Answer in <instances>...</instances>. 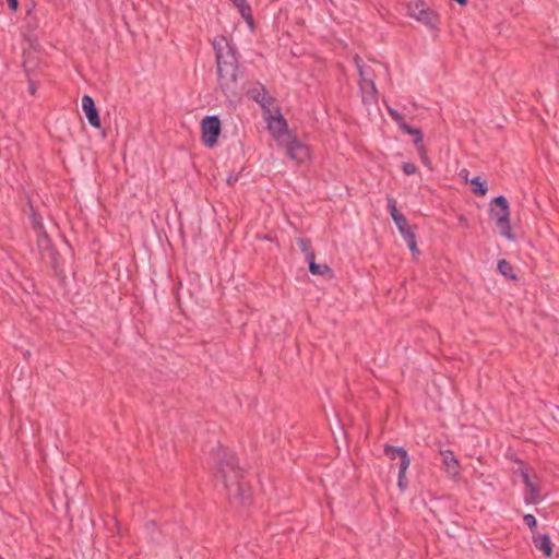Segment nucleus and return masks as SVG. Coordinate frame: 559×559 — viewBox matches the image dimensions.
<instances>
[{"mask_svg":"<svg viewBox=\"0 0 559 559\" xmlns=\"http://www.w3.org/2000/svg\"><path fill=\"white\" fill-rule=\"evenodd\" d=\"M31 223L37 235L41 234V231H46L41 222V216L39 214L33 212L31 215Z\"/></svg>","mask_w":559,"mask_h":559,"instance_id":"26","label":"nucleus"},{"mask_svg":"<svg viewBox=\"0 0 559 559\" xmlns=\"http://www.w3.org/2000/svg\"><path fill=\"white\" fill-rule=\"evenodd\" d=\"M155 525H156L155 521H150V522L146 523V528H148L150 526L155 527Z\"/></svg>","mask_w":559,"mask_h":559,"instance_id":"38","label":"nucleus"},{"mask_svg":"<svg viewBox=\"0 0 559 559\" xmlns=\"http://www.w3.org/2000/svg\"><path fill=\"white\" fill-rule=\"evenodd\" d=\"M416 147V151L423 162V164L429 168V169H432V162L431 159L428 157V154H427V148L425 147V145L423 143L418 144V146H415Z\"/></svg>","mask_w":559,"mask_h":559,"instance_id":"25","label":"nucleus"},{"mask_svg":"<svg viewBox=\"0 0 559 559\" xmlns=\"http://www.w3.org/2000/svg\"><path fill=\"white\" fill-rule=\"evenodd\" d=\"M390 117L394 120L397 127L401 129V124L406 123L404 117L394 108L388 107Z\"/></svg>","mask_w":559,"mask_h":559,"instance_id":"30","label":"nucleus"},{"mask_svg":"<svg viewBox=\"0 0 559 559\" xmlns=\"http://www.w3.org/2000/svg\"><path fill=\"white\" fill-rule=\"evenodd\" d=\"M522 477L523 484L528 490V496H525V503L536 504L539 502L540 489L538 485L534 484L532 480V476L530 475L526 467H521L518 471Z\"/></svg>","mask_w":559,"mask_h":559,"instance_id":"11","label":"nucleus"},{"mask_svg":"<svg viewBox=\"0 0 559 559\" xmlns=\"http://www.w3.org/2000/svg\"><path fill=\"white\" fill-rule=\"evenodd\" d=\"M440 454L445 473L451 479H456L461 474V466L454 452L451 450H441Z\"/></svg>","mask_w":559,"mask_h":559,"instance_id":"13","label":"nucleus"},{"mask_svg":"<svg viewBox=\"0 0 559 559\" xmlns=\"http://www.w3.org/2000/svg\"><path fill=\"white\" fill-rule=\"evenodd\" d=\"M460 176L462 178H464V180L467 182L468 179H467V176H468V170L467 169H462L461 173H460Z\"/></svg>","mask_w":559,"mask_h":559,"instance_id":"37","label":"nucleus"},{"mask_svg":"<svg viewBox=\"0 0 559 559\" xmlns=\"http://www.w3.org/2000/svg\"><path fill=\"white\" fill-rule=\"evenodd\" d=\"M309 272L313 275H329L330 277H333V270L325 263L319 264L316 262H312L309 267Z\"/></svg>","mask_w":559,"mask_h":559,"instance_id":"23","label":"nucleus"},{"mask_svg":"<svg viewBox=\"0 0 559 559\" xmlns=\"http://www.w3.org/2000/svg\"><path fill=\"white\" fill-rule=\"evenodd\" d=\"M213 49L216 59V71H218V62L222 70L241 69L239 64V53L234 43L227 40L225 36L221 37V41H213Z\"/></svg>","mask_w":559,"mask_h":559,"instance_id":"4","label":"nucleus"},{"mask_svg":"<svg viewBox=\"0 0 559 559\" xmlns=\"http://www.w3.org/2000/svg\"><path fill=\"white\" fill-rule=\"evenodd\" d=\"M201 141L207 148H213L218 143L222 132V121L218 116H205L200 122Z\"/></svg>","mask_w":559,"mask_h":559,"instance_id":"6","label":"nucleus"},{"mask_svg":"<svg viewBox=\"0 0 559 559\" xmlns=\"http://www.w3.org/2000/svg\"><path fill=\"white\" fill-rule=\"evenodd\" d=\"M238 181V175H229L226 179L228 186H234Z\"/></svg>","mask_w":559,"mask_h":559,"instance_id":"36","label":"nucleus"},{"mask_svg":"<svg viewBox=\"0 0 559 559\" xmlns=\"http://www.w3.org/2000/svg\"><path fill=\"white\" fill-rule=\"evenodd\" d=\"M407 450L403 447H395L391 444H385L383 449L384 455L391 460L394 461L401 456L400 452H406Z\"/></svg>","mask_w":559,"mask_h":559,"instance_id":"24","label":"nucleus"},{"mask_svg":"<svg viewBox=\"0 0 559 559\" xmlns=\"http://www.w3.org/2000/svg\"><path fill=\"white\" fill-rule=\"evenodd\" d=\"M297 245L300 251L304 253V255L313 251L310 238H297Z\"/></svg>","mask_w":559,"mask_h":559,"instance_id":"28","label":"nucleus"},{"mask_svg":"<svg viewBox=\"0 0 559 559\" xmlns=\"http://www.w3.org/2000/svg\"><path fill=\"white\" fill-rule=\"evenodd\" d=\"M523 521L528 526V528L532 531V533H535V530L537 528L536 518L533 514L527 513V514L523 515Z\"/></svg>","mask_w":559,"mask_h":559,"instance_id":"31","label":"nucleus"},{"mask_svg":"<svg viewBox=\"0 0 559 559\" xmlns=\"http://www.w3.org/2000/svg\"><path fill=\"white\" fill-rule=\"evenodd\" d=\"M401 456L399 457V474H397V487L400 491L404 492L408 488V481L406 478L407 468L411 465V456L408 451L400 452Z\"/></svg>","mask_w":559,"mask_h":559,"instance_id":"15","label":"nucleus"},{"mask_svg":"<svg viewBox=\"0 0 559 559\" xmlns=\"http://www.w3.org/2000/svg\"><path fill=\"white\" fill-rule=\"evenodd\" d=\"M497 270L501 275H503L508 280H511L513 282L520 281V277L514 272L513 265L507 259L498 260Z\"/></svg>","mask_w":559,"mask_h":559,"instance_id":"18","label":"nucleus"},{"mask_svg":"<svg viewBox=\"0 0 559 559\" xmlns=\"http://www.w3.org/2000/svg\"><path fill=\"white\" fill-rule=\"evenodd\" d=\"M489 216L492 221H495L503 237H506L508 240L515 239L510 223V206L504 195L495 197L490 201Z\"/></svg>","mask_w":559,"mask_h":559,"instance_id":"3","label":"nucleus"},{"mask_svg":"<svg viewBox=\"0 0 559 559\" xmlns=\"http://www.w3.org/2000/svg\"><path fill=\"white\" fill-rule=\"evenodd\" d=\"M534 546L543 552L545 557H550L554 552L550 536L547 533H533Z\"/></svg>","mask_w":559,"mask_h":559,"instance_id":"16","label":"nucleus"},{"mask_svg":"<svg viewBox=\"0 0 559 559\" xmlns=\"http://www.w3.org/2000/svg\"><path fill=\"white\" fill-rule=\"evenodd\" d=\"M471 190L477 197H484L488 192V183L487 180L481 178L480 176H476L469 180Z\"/></svg>","mask_w":559,"mask_h":559,"instance_id":"19","label":"nucleus"},{"mask_svg":"<svg viewBox=\"0 0 559 559\" xmlns=\"http://www.w3.org/2000/svg\"><path fill=\"white\" fill-rule=\"evenodd\" d=\"M265 115L267 130L275 139H280L283 134H289L288 123L280 108L276 109L275 115H272L271 112Z\"/></svg>","mask_w":559,"mask_h":559,"instance_id":"8","label":"nucleus"},{"mask_svg":"<svg viewBox=\"0 0 559 559\" xmlns=\"http://www.w3.org/2000/svg\"><path fill=\"white\" fill-rule=\"evenodd\" d=\"M239 11H243V9L248 8L250 4L247 0H229Z\"/></svg>","mask_w":559,"mask_h":559,"instance_id":"33","label":"nucleus"},{"mask_svg":"<svg viewBox=\"0 0 559 559\" xmlns=\"http://www.w3.org/2000/svg\"><path fill=\"white\" fill-rule=\"evenodd\" d=\"M247 94L252 100L260 105L264 114H270V108L276 102V98L271 96L266 87L262 84H260V87L249 90Z\"/></svg>","mask_w":559,"mask_h":559,"instance_id":"9","label":"nucleus"},{"mask_svg":"<svg viewBox=\"0 0 559 559\" xmlns=\"http://www.w3.org/2000/svg\"><path fill=\"white\" fill-rule=\"evenodd\" d=\"M305 259L308 262V266L310 267V264L312 262H316V252H314V250L309 252V253H307V254H305Z\"/></svg>","mask_w":559,"mask_h":559,"instance_id":"35","label":"nucleus"},{"mask_svg":"<svg viewBox=\"0 0 559 559\" xmlns=\"http://www.w3.org/2000/svg\"><path fill=\"white\" fill-rule=\"evenodd\" d=\"M211 462L215 475L224 483L228 499L231 504L249 506L251 503V487L246 480L245 471L239 466L236 454L218 445L211 451Z\"/></svg>","mask_w":559,"mask_h":559,"instance_id":"1","label":"nucleus"},{"mask_svg":"<svg viewBox=\"0 0 559 559\" xmlns=\"http://www.w3.org/2000/svg\"><path fill=\"white\" fill-rule=\"evenodd\" d=\"M407 14L426 25L430 31L439 29V14L426 5L425 0H409L406 4Z\"/></svg>","mask_w":559,"mask_h":559,"instance_id":"5","label":"nucleus"},{"mask_svg":"<svg viewBox=\"0 0 559 559\" xmlns=\"http://www.w3.org/2000/svg\"><path fill=\"white\" fill-rule=\"evenodd\" d=\"M36 26H37L36 24H34V23H29V22H28V27H29V28H36Z\"/></svg>","mask_w":559,"mask_h":559,"instance_id":"41","label":"nucleus"},{"mask_svg":"<svg viewBox=\"0 0 559 559\" xmlns=\"http://www.w3.org/2000/svg\"><path fill=\"white\" fill-rule=\"evenodd\" d=\"M386 209L400 233L412 226L408 224V221L405 217V215L400 213V211L397 210L396 200L393 197H386Z\"/></svg>","mask_w":559,"mask_h":559,"instance_id":"14","label":"nucleus"},{"mask_svg":"<svg viewBox=\"0 0 559 559\" xmlns=\"http://www.w3.org/2000/svg\"><path fill=\"white\" fill-rule=\"evenodd\" d=\"M402 169L404 171L405 175H415L418 173V168L415 164L413 163H408V162H404L402 164Z\"/></svg>","mask_w":559,"mask_h":559,"instance_id":"32","label":"nucleus"},{"mask_svg":"<svg viewBox=\"0 0 559 559\" xmlns=\"http://www.w3.org/2000/svg\"><path fill=\"white\" fill-rule=\"evenodd\" d=\"M239 14L246 21L249 28L251 31H253L255 24H254V19L252 15L251 7L249 5L248 8L243 9V11H239Z\"/></svg>","mask_w":559,"mask_h":559,"instance_id":"27","label":"nucleus"},{"mask_svg":"<svg viewBox=\"0 0 559 559\" xmlns=\"http://www.w3.org/2000/svg\"><path fill=\"white\" fill-rule=\"evenodd\" d=\"M82 109L91 127L100 129L102 121L98 109L92 96L84 94L82 97Z\"/></svg>","mask_w":559,"mask_h":559,"instance_id":"10","label":"nucleus"},{"mask_svg":"<svg viewBox=\"0 0 559 559\" xmlns=\"http://www.w3.org/2000/svg\"><path fill=\"white\" fill-rule=\"evenodd\" d=\"M285 151L286 155L298 164L305 163L310 157L309 146L296 136H292L285 143Z\"/></svg>","mask_w":559,"mask_h":559,"instance_id":"7","label":"nucleus"},{"mask_svg":"<svg viewBox=\"0 0 559 559\" xmlns=\"http://www.w3.org/2000/svg\"><path fill=\"white\" fill-rule=\"evenodd\" d=\"M24 72H25V76H26V80H27V83H28V93L31 95H35L36 94V91H37V83L32 79V71L31 69L24 67Z\"/></svg>","mask_w":559,"mask_h":559,"instance_id":"29","label":"nucleus"},{"mask_svg":"<svg viewBox=\"0 0 559 559\" xmlns=\"http://www.w3.org/2000/svg\"><path fill=\"white\" fill-rule=\"evenodd\" d=\"M7 1V4H8V8L12 11V12H16L17 9H19V0H5Z\"/></svg>","mask_w":559,"mask_h":559,"instance_id":"34","label":"nucleus"},{"mask_svg":"<svg viewBox=\"0 0 559 559\" xmlns=\"http://www.w3.org/2000/svg\"><path fill=\"white\" fill-rule=\"evenodd\" d=\"M358 72H359V75L361 78V81H360V88L364 93V96H362V102L365 104H371V103H377L378 100V91H377V86H376V83L372 79H367L365 76V72H364V69L362 67H358Z\"/></svg>","mask_w":559,"mask_h":559,"instance_id":"12","label":"nucleus"},{"mask_svg":"<svg viewBox=\"0 0 559 559\" xmlns=\"http://www.w3.org/2000/svg\"><path fill=\"white\" fill-rule=\"evenodd\" d=\"M401 130L404 133L412 135L414 138L413 143L415 146H418V144L423 143L424 134H423L421 129L415 128L406 122V123L401 124Z\"/></svg>","mask_w":559,"mask_h":559,"instance_id":"22","label":"nucleus"},{"mask_svg":"<svg viewBox=\"0 0 559 559\" xmlns=\"http://www.w3.org/2000/svg\"><path fill=\"white\" fill-rule=\"evenodd\" d=\"M416 229H417V225H412L411 227L401 231V235L404 238V240L406 241V245L414 258H416L417 255L420 254V251L417 246V240H416V233H415Z\"/></svg>","mask_w":559,"mask_h":559,"instance_id":"17","label":"nucleus"},{"mask_svg":"<svg viewBox=\"0 0 559 559\" xmlns=\"http://www.w3.org/2000/svg\"><path fill=\"white\" fill-rule=\"evenodd\" d=\"M36 26H37L36 24H34V23H29V22H28V27H29V28H36Z\"/></svg>","mask_w":559,"mask_h":559,"instance_id":"40","label":"nucleus"},{"mask_svg":"<svg viewBox=\"0 0 559 559\" xmlns=\"http://www.w3.org/2000/svg\"><path fill=\"white\" fill-rule=\"evenodd\" d=\"M24 356H25V357H29V356H31V352H29V350H25V352H24Z\"/></svg>","mask_w":559,"mask_h":559,"instance_id":"42","label":"nucleus"},{"mask_svg":"<svg viewBox=\"0 0 559 559\" xmlns=\"http://www.w3.org/2000/svg\"><path fill=\"white\" fill-rule=\"evenodd\" d=\"M46 257L49 259L50 267L55 271L57 275L63 273L61 255L56 248L46 252Z\"/></svg>","mask_w":559,"mask_h":559,"instance_id":"21","label":"nucleus"},{"mask_svg":"<svg viewBox=\"0 0 559 559\" xmlns=\"http://www.w3.org/2000/svg\"><path fill=\"white\" fill-rule=\"evenodd\" d=\"M216 74L219 88L226 99L230 104H238L242 99L245 90L243 69H228L225 71L218 64Z\"/></svg>","mask_w":559,"mask_h":559,"instance_id":"2","label":"nucleus"},{"mask_svg":"<svg viewBox=\"0 0 559 559\" xmlns=\"http://www.w3.org/2000/svg\"><path fill=\"white\" fill-rule=\"evenodd\" d=\"M36 243L39 252L43 254V258L46 257V252L55 248L53 242L47 231H41V234L37 235Z\"/></svg>","mask_w":559,"mask_h":559,"instance_id":"20","label":"nucleus"},{"mask_svg":"<svg viewBox=\"0 0 559 559\" xmlns=\"http://www.w3.org/2000/svg\"><path fill=\"white\" fill-rule=\"evenodd\" d=\"M34 8H35V3H32V7L27 10V13H26V14H27V16H29V15H31V13H32V11L34 10Z\"/></svg>","mask_w":559,"mask_h":559,"instance_id":"39","label":"nucleus"}]
</instances>
